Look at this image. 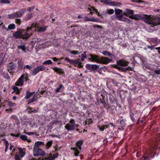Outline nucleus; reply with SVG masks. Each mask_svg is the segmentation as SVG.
Returning <instances> with one entry per match:
<instances>
[{
    "mask_svg": "<svg viewBox=\"0 0 160 160\" xmlns=\"http://www.w3.org/2000/svg\"><path fill=\"white\" fill-rule=\"evenodd\" d=\"M130 18L136 21L142 20L145 22L149 24H153V21L149 15L145 14H136L132 15Z\"/></svg>",
    "mask_w": 160,
    "mask_h": 160,
    "instance_id": "nucleus-1",
    "label": "nucleus"
},
{
    "mask_svg": "<svg viewBox=\"0 0 160 160\" xmlns=\"http://www.w3.org/2000/svg\"><path fill=\"white\" fill-rule=\"evenodd\" d=\"M36 24L33 23L31 25L30 27H28L26 28V30H23V31H25V33L21 35V38L23 39H26L30 37L32 35L33 31L35 30V28L37 27Z\"/></svg>",
    "mask_w": 160,
    "mask_h": 160,
    "instance_id": "nucleus-2",
    "label": "nucleus"
},
{
    "mask_svg": "<svg viewBox=\"0 0 160 160\" xmlns=\"http://www.w3.org/2000/svg\"><path fill=\"white\" fill-rule=\"evenodd\" d=\"M155 152L151 150H148L146 153L140 158L138 160H149L152 159L155 156Z\"/></svg>",
    "mask_w": 160,
    "mask_h": 160,
    "instance_id": "nucleus-3",
    "label": "nucleus"
},
{
    "mask_svg": "<svg viewBox=\"0 0 160 160\" xmlns=\"http://www.w3.org/2000/svg\"><path fill=\"white\" fill-rule=\"evenodd\" d=\"M25 11L26 10L24 9H21L18 12L8 15V18L9 19H12L20 17L24 13Z\"/></svg>",
    "mask_w": 160,
    "mask_h": 160,
    "instance_id": "nucleus-4",
    "label": "nucleus"
},
{
    "mask_svg": "<svg viewBox=\"0 0 160 160\" xmlns=\"http://www.w3.org/2000/svg\"><path fill=\"white\" fill-rule=\"evenodd\" d=\"M115 126L117 125L118 127V129L123 130V128L126 125V120L125 119L119 118L117 120Z\"/></svg>",
    "mask_w": 160,
    "mask_h": 160,
    "instance_id": "nucleus-5",
    "label": "nucleus"
},
{
    "mask_svg": "<svg viewBox=\"0 0 160 160\" xmlns=\"http://www.w3.org/2000/svg\"><path fill=\"white\" fill-rule=\"evenodd\" d=\"M46 68V67L43 65H39L36 68L31 70L30 71V73L32 75L35 76L39 72L45 70Z\"/></svg>",
    "mask_w": 160,
    "mask_h": 160,
    "instance_id": "nucleus-6",
    "label": "nucleus"
},
{
    "mask_svg": "<svg viewBox=\"0 0 160 160\" xmlns=\"http://www.w3.org/2000/svg\"><path fill=\"white\" fill-rule=\"evenodd\" d=\"M76 126L75 121L73 119H71L69 122L66 125L65 127L68 131L73 130Z\"/></svg>",
    "mask_w": 160,
    "mask_h": 160,
    "instance_id": "nucleus-7",
    "label": "nucleus"
},
{
    "mask_svg": "<svg viewBox=\"0 0 160 160\" xmlns=\"http://www.w3.org/2000/svg\"><path fill=\"white\" fill-rule=\"evenodd\" d=\"M147 40L151 44H153L154 46H156L160 43V40L157 37L147 38Z\"/></svg>",
    "mask_w": 160,
    "mask_h": 160,
    "instance_id": "nucleus-8",
    "label": "nucleus"
},
{
    "mask_svg": "<svg viewBox=\"0 0 160 160\" xmlns=\"http://www.w3.org/2000/svg\"><path fill=\"white\" fill-rule=\"evenodd\" d=\"M33 155L35 157L39 156H43L45 155V152L41 149L35 148L33 150Z\"/></svg>",
    "mask_w": 160,
    "mask_h": 160,
    "instance_id": "nucleus-9",
    "label": "nucleus"
},
{
    "mask_svg": "<svg viewBox=\"0 0 160 160\" xmlns=\"http://www.w3.org/2000/svg\"><path fill=\"white\" fill-rule=\"evenodd\" d=\"M117 63L118 66L126 67L128 65L129 62L124 59H122L117 61Z\"/></svg>",
    "mask_w": 160,
    "mask_h": 160,
    "instance_id": "nucleus-10",
    "label": "nucleus"
},
{
    "mask_svg": "<svg viewBox=\"0 0 160 160\" xmlns=\"http://www.w3.org/2000/svg\"><path fill=\"white\" fill-rule=\"evenodd\" d=\"M88 58L89 60L92 62H95L97 63H99L100 62V58L98 56L94 54H91L88 56Z\"/></svg>",
    "mask_w": 160,
    "mask_h": 160,
    "instance_id": "nucleus-11",
    "label": "nucleus"
},
{
    "mask_svg": "<svg viewBox=\"0 0 160 160\" xmlns=\"http://www.w3.org/2000/svg\"><path fill=\"white\" fill-rule=\"evenodd\" d=\"M86 68L89 70H97L99 68V66L97 64H87L86 65Z\"/></svg>",
    "mask_w": 160,
    "mask_h": 160,
    "instance_id": "nucleus-12",
    "label": "nucleus"
},
{
    "mask_svg": "<svg viewBox=\"0 0 160 160\" xmlns=\"http://www.w3.org/2000/svg\"><path fill=\"white\" fill-rule=\"evenodd\" d=\"M57 155H56L54 157H53L52 156V155H45L44 157L39 158V160H53L54 159L55 157H57Z\"/></svg>",
    "mask_w": 160,
    "mask_h": 160,
    "instance_id": "nucleus-13",
    "label": "nucleus"
},
{
    "mask_svg": "<svg viewBox=\"0 0 160 160\" xmlns=\"http://www.w3.org/2000/svg\"><path fill=\"white\" fill-rule=\"evenodd\" d=\"M24 81V75H22L19 78L16 83V85L18 86H22Z\"/></svg>",
    "mask_w": 160,
    "mask_h": 160,
    "instance_id": "nucleus-14",
    "label": "nucleus"
},
{
    "mask_svg": "<svg viewBox=\"0 0 160 160\" xmlns=\"http://www.w3.org/2000/svg\"><path fill=\"white\" fill-rule=\"evenodd\" d=\"M134 13V11L132 10H130L129 9H126L123 12V14L125 15L126 17H129L130 18L132 16L131 14Z\"/></svg>",
    "mask_w": 160,
    "mask_h": 160,
    "instance_id": "nucleus-15",
    "label": "nucleus"
},
{
    "mask_svg": "<svg viewBox=\"0 0 160 160\" xmlns=\"http://www.w3.org/2000/svg\"><path fill=\"white\" fill-rule=\"evenodd\" d=\"M84 21H90L96 22H99L100 21V19H99L94 18H89L87 16L84 18Z\"/></svg>",
    "mask_w": 160,
    "mask_h": 160,
    "instance_id": "nucleus-16",
    "label": "nucleus"
},
{
    "mask_svg": "<svg viewBox=\"0 0 160 160\" xmlns=\"http://www.w3.org/2000/svg\"><path fill=\"white\" fill-rule=\"evenodd\" d=\"M110 62V59L108 58L102 57L100 59V62L99 63H102L106 64Z\"/></svg>",
    "mask_w": 160,
    "mask_h": 160,
    "instance_id": "nucleus-17",
    "label": "nucleus"
},
{
    "mask_svg": "<svg viewBox=\"0 0 160 160\" xmlns=\"http://www.w3.org/2000/svg\"><path fill=\"white\" fill-rule=\"evenodd\" d=\"M117 68L122 72H125L129 70L132 71L133 69L132 68L130 67H128L126 68H122L119 67H117Z\"/></svg>",
    "mask_w": 160,
    "mask_h": 160,
    "instance_id": "nucleus-18",
    "label": "nucleus"
},
{
    "mask_svg": "<svg viewBox=\"0 0 160 160\" xmlns=\"http://www.w3.org/2000/svg\"><path fill=\"white\" fill-rule=\"evenodd\" d=\"M129 94L128 92L127 91H125L120 95V98H121L122 101L124 102L125 100L126 96H128Z\"/></svg>",
    "mask_w": 160,
    "mask_h": 160,
    "instance_id": "nucleus-19",
    "label": "nucleus"
},
{
    "mask_svg": "<svg viewBox=\"0 0 160 160\" xmlns=\"http://www.w3.org/2000/svg\"><path fill=\"white\" fill-rule=\"evenodd\" d=\"M15 66L14 64H10L9 65L8 68V71L9 72L13 73L14 72L13 69L15 68Z\"/></svg>",
    "mask_w": 160,
    "mask_h": 160,
    "instance_id": "nucleus-20",
    "label": "nucleus"
},
{
    "mask_svg": "<svg viewBox=\"0 0 160 160\" xmlns=\"http://www.w3.org/2000/svg\"><path fill=\"white\" fill-rule=\"evenodd\" d=\"M44 145V143L41 141H38L36 142L33 146V149L35 148L39 149L40 145Z\"/></svg>",
    "mask_w": 160,
    "mask_h": 160,
    "instance_id": "nucleus-21",
    "label": "nucleus"
},
{
    "mask_svg": "<svg viewBox=\"0 0 160 160\" xmlns=\"http://www.w3.org/2000/svg\"><path fill=\"white\" fill-rule=\"evenodd\" d=\"M22 32L21 31H18L15 32L13 34V37L16 38H18L20 36L21 38V35H22Z\"/></svg>",
    "mask_w": 160,
    "mask_h": 160,
    "instance_id": "nucleus-22",
    "label": "nucleus"
},
{
    "mask_svg": "<svg viewBox=\"0 0 160 160\" xmlns=\"http://www.w3.org/2000/svg\"><path fill=\"white\" fill-rule=\"evenodd\" d=\"M112 96V98L111 97V102L112 101H116L117 99L115 93V91L114 90L112 91V93H111V97Z\"/></svg>",
    "mask_w": 160,
    "mask_h": 160,
    "instance_id": "nucleus-23",
    "label": "nucleus"
},
{
    "mask_svg": "<svg viewBox=\"0 0 160 160\" xmlns=\"http://www.w3.org/2000/svg\"><path fill=\"white\" fill-rule=\"evenodd\" d=\"M129 114L130 117L132 121L133 122H136L135 119L134 117V114L132 112V110L129 111Z\"/></svg>",
    "mask_w": 160,
    "mask_h": 160,
    "instance_id": "nucleus-24",
    "label": "nucleus"
},
{
    "mask_svg": "<svg viewBox=\"0 0 160 160\" xmlns=\"http://www.w3.org/2000/svg\"><path fill=\"white\" fill-rule=\"evenodd\" d=\"M83 143V141L82 140L78 141L76 142V146L80 150H81L82 149L81 146L82 145Z\"/></svg>",
    "mask_w": 160,
    "mask_h": 160,
    "instance_id": "nucleus-25",
    "label": "nucleus"
},
{
    "mask_svg": "<svg viewBox=\"0 0 160 160\" xmlns=\"http://www.w3.org/2000/svg\"><path fill=\"white\" fill-rule=\"evenodd\" d=\"M47 28V26L40 27H37L38 31L39 32H42L44 31Z\"/></svg>",
    "mask_w": 160,
    "mask_h": 160,
    "instance_id": "nucleus-26",
    "label": "nucleus"
},
{
    "mask_svg": "<svg viewBox=\"0 0 160 160\" xmlns=\"http://www.w3.org/2000/svg\"><path fill=\"white\" fill-rule=\"evenodd\" d=\"M72 150L74 152V155L76 156H78L80 153V152L78 150L77 148H72Z\"/></svg>",
    "mask_w": 160,
    "mask_h": 160,
    "instance_id": "nucleus-27",
    "label": "nucleus"
},
{
    "mask_svg": "<svg viewBox=\"0 0 160 160\" xmlns=\"http://www.w3.org/2000/svg\"><path fill=\"white\" fill-rule=\"evenodd\" d=\"M98 128L100 130V131H103L105 129H106L107 128L109 127L108 125L107 124L102 126V127L98 126Z\"/></svg>",
    "mask_w": 160,
    "mask_h": 160,
    "instance_id": "nucleus-28",
    "label": "nucleus"
},
{
    "mask_svg": "<svg viewBox=\"0 0 160 160\" xmlns=\"http://www.w3.org/2000/svg\"><path fill=\"white\" fill-rule=\"evenodd\" d=\"M18 49H21L22 51L24 52H26V47L25 45H18L17 46Z\"/></svg>",
    "mask_w": 160,
    "mask_h": 160,
    "instance_id": "nucleus-29",
    "label": "nucleus"
},
{
    "mask_svg": "<svg viewBox=\"0 0 160 160\" xmlns=\"http://www.w3.org/2000/svg\"><path fill=\"white\" fill-rule=\"evenodd\" d=\"M19 154L21 158H22L25 155V153L23 151L22 149L21 148H19Z\"/></svg>",
    "mask_w": 160,
    "mask_h": 160,
    "instance_id": "nucleus-30",
    "label": "nucleus"
},
{
    "mask_svg": "<svg viewBox=\"0 0 160 160\" xmlns=\"http://www.w3.org/2000/svg\"><path fill=\"white\" fill-rule=\"evenodd\" d=\"M70 53L73 55H77L80 53V52L78 51H71L69 49L67 50Z\"/></svg>",
    "mask_w": 160,
    "mask_h": 160,
    "instance_id": "nucleus-31",
    "label": "nucleus"
},
{
    "mask_svg": "<svg viewBox=\"0 0 160 160\" xmlns=\"http://www.w3.org/2000/svg\"><path fill=\"white\" fill-rule=\"evenodd\" d=\"M8 105L9 107L12 108L15 107L16 105V104L15 103L12 102L11 101H9L8 102Z\"/></svg>",
    "mask_w": 160,
    "mask_h": 160,
    "instance_id": "nucleus-32",
    "label": "nucleus"
},
{
    "mask_svg": "<svg viewBox=\"0 0 160 160\" xmlns=\"http://www.w3.org/2000/svg\"><path fill=\"white\" fill-rule=\"evenodd\" d=\"M34 93V92H30L28 91H27L25 98L27 99L29 98Z\"/></svg>",
    "mask_w": 160,
    "mask_h": 160,
    "instance_id": "nucleus-33",
    "label": "nucleus"
},
{
    "mask_svg": "<svg viewBox=\"0 0 160 160\" xmlns=\"http://www.w3.org/2000/svg\"><path fill=\"white\" fill-rule=\"evenodd\" d=\"M37 99V97L35 95L32 99L28 100V103H31L35 101Z\"/></svg>",
    "mask_w": 160,
    "mask_h": 160,
    "instance_id": "nucleus-34",
    "label": "nucleus"
},
{
    "mask_svg": "<svg viewBox=\"0 0 160 160\" xmlns=\"http://www.w3.org/2000/svg\"><path fill=\"white\" fill-rule=\"evenodd\" d=\"M129 96L127 98L128 102L129 104L130 105L131 104L132 102V96L130 93L128 94Z\"/></svg>",
    "mask_w": 160,
    "mask_h": 160,
    "instance_id": "nucleus-35",
    "label": "nucleus"
},
{
    "mask_svg": "<svg viewBox=\"0 0 160 160\" xmlns=\"http://www.w3.org/2000/svg\"><path fill=\"white\" fill-rule=\"evenodd\" d=\"M92 11H95V12L97 13V15L99 17H100L101 18H102V15L99 12H98V10L95 9L94 7H92Z\"/></svg>",
    "mask_w": 160,
    "mask_h": 160,
    "instance_id": "nucleus-36",
    "label": "nucleus"
},
{
    "mask_svg": "<svg viewBox=\"0 0 160 160\" xmlns=\"http://www.w3.org/2000/svg\"><path fill=\"white\" fill-rule=\"evenodd\" d=\"M118 20L121 21H123L124 19L125 18V17H124L123 15H117Z\"/></svg>",
    "mask_w": 160,
    "mask_h": 160,
    "instance_id": "nucleus-37",
    "label": "nucleus"
},
{
    "mask_svg": "<svg viewBox=\"0 0 160 160\" xmlns=\"http://www.w3.org/2000/svg\"><path fill=\"white\" fill-rule=\"evenodd\" d=\"M12 89L14 90V91L12 92H16L17 94H19L20 93L19 91L18 90V88L16 86H14L12 88Z\"/></svg>",
    "mask_w": 160,
    "mask_h": 160,
    "instance_id": "nucleus-38",
    "label": "nucleus"
},
{
    "mask_svg": "<svg viewBox=\"0 0 160 160\" xmlns=\"http://www.w3.org/2000/svg\"><path fill=\"white\" fill-rule=\"evenodd\" d=\"M62 88H64L63 85L62 84H60L59 85V87H58L55 89V91L57 92H58Z\"/></svg>",
    "mask_w": 160,
    "mask_h": 160,
    "instance_id": "nucleus-39",
    "label": "nucleus"
},
{
    "mask_svg": "<svg viewBox=\"0 0 160 160\" xmlns=\"http://www.w3.org/2000/svg\"><path fill=\"white\" fill-rule=\"evenodd\" d=\"M52 141H49L46 144V148L48 149L50 147L52 144Z\"/></svg>",
    "mask_w": 160,
    "mask_h": 160,
    "instance_id": "nucleus-40",
    "label": "nucleus"
},
{
    "mask_svg": "<svg viewBox=\"0 0 160 160\" xmlns=\"http://www.w3.org/2000/svg\"><path fill=\"white\" fill-rule=\"evenodd\" d=\"M70 63L72 64L75 66H76L79 63V61L76 60H71Z\"/></svg>",
    "mask_w": 160,
    "mask_h": 160,
    "instance_id": "nucleus-41",
    "label": "nucleus"
},
{
    "mask_svg": "<svg viewBox=\"0 0 160 160\" xmlns=\"http://www.w3.org/2000/svg\"><path fill=\"white\" fill-rule=\"evenodd\" d=\"M8 28L9 29H14L15 28V26L14 24L12 23L8 26Z\"/></svg>",
    "mask_w": 160,
    "mask_h": 160,
    "instance_id": "nucleus-42",
    "label": "nucleus"
},
{
    "mask_svg": "<svg viewBox=\"0 0 160 160\" xmlns=\"http://www.w3.org/2000/svg\"><path fill=\"white\" fill-rule=\"evenodd\" d=\"M52 61L50 60H46L42 63V64L44 65H49L52 63Z\"/></svg>",
    "mask_w": 160,
    "mask_h": 160,
    "instance_id": "nucleus-43",
    "label": "nucleus"
},
{
    "mask_svg": "<svg viewBox=\"0 0 160 160\" xmlns=\"http://www.w3.org/2000/svg\"><path fill=\"white\" fill-rule=\"evenodd\" d=\"M10 3L9 0H0V3L1 4H8Z\"/></svg>",
    "mask_w": 160,
    "mask_h": 160,
    "instance_id": "nucleus-44",
    "label": "nucleus"
},
{
    "mask_svg": "<svg viewBox=\"0 0 160 160\" xmlns=\"http://www.w3.org/2000/svg\"><path fill=\"white\" fill-rule=\"evenodd\" d=\"M2 75L3 77L5 78L8 79L9 78V76L8 75V73L7 72H3L2 73Z\"/></svg>",
    "mask_w": 160,
    "mask_h": 160,
    "instance_id": "nucleus-45",
    "label": "nucleus"
},
{
    "mask_svg": "<svg viewBox=\"0 0 160 160\" xmlns=\"http://www.w3.org/2000/svg\"><path fill=\"white\" fill-rule=\"evenodd\" d=\"M122 12V10L121 9H115V13L117 15H120Z\"/></svg>",
    "mask_w": 160,
    "mask_h": 160,
    "instance_id": "nucleus-46",
    "label": "nucleus"
},
{
    "mask_svg": "<svg viewBox=\"0 0 160 160\" xmlns=\"http://www.w3.org/2000/svg\"><path fill=\"white\" fill-rule=\"evenodd\" d=\"M5 152H7V151L8 149L9 144V143L7 141H5Z\"/></svg>",
    "mask_w": 160,
    "mask_h": 160,
    "instance_id": "nucleus-47",
    "label": "nucleus"
},
{
    "mask_svg": "<svg viewBox=\"0 0 160 160\" xmlns=\"http://www.w3.org/2000/svg\"><path fill=\"white\" fill-rule=\"evenodd\" d=\"M153 73L154 74L160 75V68H158V69L154 70Z\"/></svg>",
    "mask_w": 160,
    "mask_h": 160,
    "instance_id": "nucleus-48",
    "label": "nucleus"
},
{
    "mask_svg": "<svg viewBox=\"0 0 160 160\" xmlns=\"http://www.w3.org/2000/svg\"><path fill=\"white\" fill-rule=\"evenodd\" d=\"M102 53L104 55L109 56H110V53L106 51H104L102 52Z\"/></svg>",
    "mask_w": 160,
    "mask_h": 160,
    "instance_id": "nucleus-49",
    "label": "nucleus"
},
{
    "mask_svg": "<svg viewBox=\"0 0 160 160\" xmlns=\"http://www.w3.org/2000/svg\"><path fill=\"white\" fill-rule=\"evenodd\" d=\"M20 137V138L23 140H28L27 137L25 135H22Z\"/></svg>",
    "mask_w": 160,
    "mask_h": 160,
    "instance_id": "nucleus-50",
    "label": "nucleus"
},
{
    "mask_svg": "<svg viewBox=\"0 0 160 160\" xmlns=\"http://www.w3.org/2000/svg\"><path fill=\"white\" fill-rule=\"evenodd\" d=\"M100 1L108 5L109 4V2L108 0H100Z\"/></svg>",
    "mask_w": 160,
    "mask_h": 160,
    "instance_id": "nucleus-51",
    "label": "nucleus"
},
{
    "mask_svg": "<svg viewBox=\"0 0 160 160\" xmlns=\"http://www.w3.org/2000/svg\"><path fill=\"white\" fill-rule=\"evenodd\" d=\"M124 22H125L128 23V24H129L131 23V21L130 19H129L128 18H127L125 17V18L124 19Z\"/></svg>",
    "mask_w": 160,
    "mask_h": 160,
    "instance_id": "nucleus-52",
    "label": "nucleus"
},
{
    "mask_svg": "<svg viewBox=\"0 0 160 160\" xmlns=\"http://www.w3.org/2000/svg\"><path fill=\"white\" fill-rule=\"evenodd\" d=\"M137 113V116H135V118L138 119V120L139 121L140 120V117H139V114H140L139 112H138V111H136V114Z\"/></svg>",
    "mask_w": 160,
    "mask_h": 160,
    "instance_id": "nucleus-53",
    "label": "nucleus"
},
{
    "mask_svg": "<svg viewBox=\"0 0 160 160\" xmlns=\"http://www.w3.org/2000/svg\"><path fill=\"white\" fill-rule=\"evenodd\" d=\"M154 45H152L151 46L148 45L147 47L148 48L150 49L151 50H153L154 48Z\"/></svg>",
    "mask_w": 160,
    "mask_h": 160,
    "instance_id": "nucleus-54",
    "label": "nucleus"
},
{
    "mask_svg": "<svg viewBox=\"0 0 160 160\" xmlns=\"http://www.w3.org/2000/svg\"><path fill=\"white\" fill-rule=\"evenodd\" d=\"M25 68H26L29 70H31L32 68V67L30 66L27 65L24 66L23 68L24 69Z\"/></svg>",
    "mask_w": 160,
    "mask_h": 160,
    "instance_id": "nucleus-55",
    "label": "nucleus"
},
{
    "mask_svg": "<svg viewBox=\"0 0 160 160\" xmlns=\"http://www.w3.org/2000/svg\"><path fill=\"white\" fill-rule=\"evenodd\" d=\"M86 52H84L83 53H82L81 55V56L82 57L84 58H87V56H86Z\"/></svg>",
    "mask_w": 160,
    "mask_h": 160,
    "instance_id": "nucleus-56",
    "label": "nucleus"
},
{
    "mask_svg": "<svg viewBox=\"0 0 160 160\" xmlns=\"http://www.w3.org/2000/svg\"><path fill=\"white\" fill-rule=\"evenodd\" d=\"M34 7H32L31 8L28 7L27 8V10L29 12H31L32 11V10L34 9Z\"/></svg>",
    "mask_w": 160,
    "mask_h": 160,
    "instance_id": "nucleus-57",
    "label": "nucleus"
},
{
    "mask_svg": "<svg viewBox=\"0 0 160 160\" xmlns=\"http://www.w3.org/2000/svg\"><path fill=\"white\" fill-rule=\"evenodd\" d=\"M15 22L18 24H20L21 22V21L20 19H16L15 20Z\"/></svg>",
    "mask_w": 160,
    "mask_h": 160,
    "instance_id": "nucleus-58",
    "label": "nucleus"
},
{
    "mask_svg": "<svg viewBox=\"0 0 160 160\" xmlns=\"http://www.w3.org/2000/svg\"><path fill=\"white\" fill-rule=\"evenodd\" d=\"M11 118L14 119L15 120H18V118L15 115H12L11 116Z\"/></svg>",
    "mask_w": 160,
    "mask_h": 160,
    "instance_id": "nucleus-59",
    "label": "nucleus"
},
{
    "mask_svg": "<svg viewBox=\"0 0 160 160\" xmlns=\"http://www.w3.org/2000/svg\"><path fill=\"white\" fill-rule=\"evenodd\" d=\"M15 160H21L18 155H16L15 156Z\"/></svg>",
    "mask_w": 160,
    "mask_h": 160,
    "instance_id": "nucleus-60",
    "label": "nucleus"
},
{
    "mask_svg": "<svg viewBox=\"0 0 160 160\" xmlns=\"http://www.w3.org/2000/svg\"><path fill=\"white\" fill-rule=\"evenodd\" d=\"M41 40V39L40 38H36L35 39L34 41L35 42H40Z\"/></svg>",
    "mask_w": 160,
    "mask_h": 160,
    "instance_id": "nucleus-61",
    "label": "nucleus"
},
{
    "mask_svg": "<svg viewBox=\"0 0 160 160\" xmlns=\"http://www.w3.org/2000/svg\"><path fill=\"white\" fill-rule=\"evenodd\" d=\"M155 49L157 50V52L159 54H160V47H156L155 48Z\"/></svg>",
    "mask_w": 160,
    "mask_h": 160,
    "instance_id": "nucleus-62",
    "label": "nucleus"
},
{
    "mask_svg": "<svg viewBox=\"0 0 160 160\" xmlns=\"http://www.w3.org/2000/svg\"><path fill=\"white\" fill-rule=\"evenodd\" d=\"M32 15V14L31 13L29 15H28L27 16V17L26 19L27 20H29V19H30L31 18V17Z\"/></svg>",
    "mask_w": 160,
    "mask_h": 160,
    "instance_id": "nucleus-63",
    "label": "nucleus"
},
{
    "mask_svg": "<svg viewBox=\"0 0 160 160\" xmlns=\"http://www.w3.org/2000/svg\"><path fill=\"white\" fill-rule=\"evenodd\" d=\"M65 60L67 61L68 62H69L70 63L71 60V59H69V58H65Z\"/></svg>",
    "mask_w": 160,
    "mask_h": 160,
    "instance_id": "nucleus-64",
    "label": "nucleus"
}]
</instances>
